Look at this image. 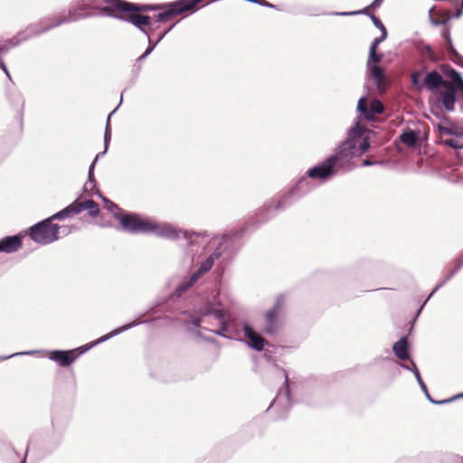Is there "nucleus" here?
Here are the masks:
<instances>
[{
	"instance_id": "nucleus-12",
	"label": "nucleus",
	"mask_w": 463,
	"mask_h": 463,
	"mask_svg": "<svg viewBox=\"0 0 463 463\" xmlns=\"http://www.w3.org/2000/svg\"><path fill=\"white\" fill-rule=\"evenodd\" d=\"M218 298V295H213L211 298H207L202 302L196 313L188 314V318L183 323L186 332L195 333L197 336H201V333L199 331L195 332L194 328H202L201 324L203 323V317L209 316L203 314V309L206 307L209 309H214ZM203 329L208 330L206 327H203Z\"/></svg>"
},
{
	"instance_id": "nucleus-54",
	"label": "nucleus",
	"mask_w": 463,
	"mask_h": 463,
	"mask_svg": "<svg viewBox=\"0 0 463 463\" xmlns=\"http://www.w3.org/2000/svg\"><path fill=\"white\" fill-rule=\"evenodd\" d=\"M445 281L442 279L440 280L437 285L436 287L430 291V293L428 295V297L426 298V299L424 301H426V303H428V301L433 297V295L440 288H442L444 285H445Z\"/></svg>"
},
{
	"instance_id": "nucleus-55",
	"label": "nucleus",
	"mask_w": 463,
	"mask_h": 463,
	"mask_svg": "<svg viewBox=\"0 0 463 463\" xmlns=\"http://www.w3.org/2000/svg\"><path fill=\"white\" fill-rule=\"evenodd\" d=\"M329 15L334 16H354L356 15L355 11H343V12H330Z\"/></svg>"
},
{
	"instance_id": "nucleus-31",
	"label": "nucleus",
	"mask_w": 463,
	"mask_h": 463,
	"mask_svg": "<svg viewBox=\"0 0 463 463\" xmlns=\"http://www.w3.org/2000/svg\"><path fill=\"white\" fill-rule=\"evenodd\" d=\"M92 194L98 195L102 200V202L105 204V208L109 212H110L113 216H114V214H118L119 213H124L126 211V210L121 209L117 203H115L114 202H112L111 200H109V198L104 196V194L100 192L99 189H97V191H95V192L89 193L90 196Z\"/></svg>"
},
{
	"instance_id": "nucleus-57",
	"label": "nucleus",
	"mask_w": 463,
	"mask_h": 463,
	"mask_svg": "<svg viewBox=\"0 0 463 463\" xmlns=\"http://www.w3.org/2000/svg\"><path fill=\"white\" fill-rule=\"evenodd\" d=\"M381 43H383V41L379 37L374 38L370 44L369 50H377Z\"/></svg>"
},
{
	"instance_id": "nucleus-52",
	"label": "nucleus",
	"mask_w": 463,
	"mask_h": 463,
	"mask_svg": "<svg viewBox=\"0 0 463 463\" xmlns=\"http://www.w3.org/2000/svg\"><path fill=\"white\" fill-rule=\"evenodd\" d=\"M370 10L373 11L371 7V4L360 10H356L355 13H356V15H359V14H363V15H366L368 16L369 18H371V16L373 14L370 12Z\"/></svg>"
},
{
	"instance_id": "nucleus-25",
	"label": "nucleus",
	"mask_w": 463,
	"mask_h": 463,
	"mask_svg": "<svg viewBox=\"0 0 463 463\" xmlns=\"http://www.w3.org/2000/svg\"><path fill=\"white\" fill-rule=\"evenodd\" d=\"M315 179L307 175V171L298 179V181L291 186L296 192L297 195L301 199L303 196L309 194L315 187Z\"/></svg>"
},
{
	"instance_id": "nucleus-18",
	"label": "nucleus",
	"mask_w": 463,
	"mask_h": 463,
	"mask_svg": "<svg viewBox=\"0 0 463 463\" xmlns=\"http://www.w3.org/2000/svg\"><path fill=\"white\" fill-rule=\"evenodd\" d=\"M5 96L9 101V104L15 111V118L22 128L24 121V109L25 104L24 98L21 91L15 88H11L8 84H5Z\"/></svg>"
},
{
	"instance_id": "nucleus-17",
	"label": "nucleus",
	"mask_w": 463,
	"mask_h": 463,
	"mask_svg": "<svg viewBox=\"0 0 463 463\" xmlns=\"http://www.w3.org/2000/svg\"><path fill=\"white\" fill-rule=\"evenodd\" d=\"M436 95L437 103L440 104L442 109L449 112L455 110V105L458 97L453 80L449 81V83L443 88V90H439L437 91Z\"/></svg>"
},
{
	"instance_id": "nucleus-45",
	"label": "nucleus",
	"mask_w": 463,
	"mask_h": 463,
	"mask_svg": "<svg viewBox=\"0 0 463 463\" xmlns=\"http://www.w3.org/2000/svg\"><path fill=\"white\" fill-rule=\"evenodd\" d=\"M406 361H408L409 363H403L402 361L399 363V365L403 368L404 370H407V371H410L413 374H414V372H416V369H419L415 361L410 357L409 359H407Z\"/></svg>"
},
{
	"instance_id": "nucleus-16",
	"label": "nucleus",
	"mask_w": 463,
	"mask_h": 463,
	"mask_svg": "<svg viewBox=\"0 0 463 463\" xmlns=\"http://www.w3.org/2000/svg\"><path fill=\"white\" fill-rule=\"evenodd\" d=\"M204 315H212L220 322L219 328L215 330H211L214 335L227 338V339H234L235 337L229 334V329L227 327V313L224 310V307L222 302L218 298L214 309L204 308Z\"/></svg>"
},
{
	"instance_id": "nucleus-34",
	"label": "nucleus",
	"mask_w": 463,
	"mask_h": 463,
	"mask_svg": "<svg viewBox=\"0 0 463 463\" xmlns=\"http://www.w3.org/2000/svg\"><path fill=\"white\" fill-rule=\"evenodd\" d=\"M435 10V6H432L430 10H429V19H430V23L433 25V26H443V27H449V23L450 21L452 20V18H450V14H448L447 16L445 17H442L441 19H439L437 17H435L432 14V11Z\"/></svg>"
},
{
	"instance_id": "nucleus-8",
	"label": "nucleus",
	"mask_w": 463,
	"mask_h": 463,
	"mask_svg": "<svg viewBox=\"0 0 463 463\" xmlns=\"http://www.w3.org/2000/svg\"><path fill=\"white\" fill-rule=\"evenodd\" d=\"M61 225L53 223L49 217L30 226L25 234L32 241L41 245H47L58 241L60 236Z\"/></svg>"
},
{
	"instance_id": "nucleus-11",
	"label": "nucleus",
	"mask_w": 463,
	"mask_h": 463,
	"mask_svg": "<svg viewBox=\"0 0 463 463\" xmlns=\"http://www.w3.org/2000/svg\"><path fill=\"white\" fill-rule=\"evenodd\" d=\"M293 404L289 379L288 374L285 376L284 387L279 389L276 397L267 409V411L272 410L277 415L276 420H284L287 418Z\"/></svg>"
},
{
	"instance_id": "nucleus-13",
	"label": "nucleus",
	"mask_w": 463,
	"mask_h": 463,
	"mask_svg": "<svg viewBox=\"0 0 463 463\" xmlns=\"http://www.w3.org/2000/svg\"><path fill=\"white\" fill-rule=\"evenodd\" d=\"M69 421L70 414L68 411L63 410L53 411L51 421L52 432L49 438V443L53 449L61 444Z\"/></svg>"
},
{
	"instance_id": "nucleus-14",
	"label": "nucleus",
	"mask_w": 463,
	"mask_h": 463,
	"mask_svg": "<svg viewBox=\"0 0 463 463\" xmlns=\"http://www.w3.org/2000/svg\"><path fill=\"white\" fill-rule=\"evenodd\" d=\"M307 171V175L319 184H326L339 175L327 156Z\"/></svg>"
},
{
	"instance_id": "nucleus-22",
	"label": "nucleus",
	"mask_w": 463,
	"mask_h": 463,
	"mask_svg": "<svg viewBox=\"0 0 463 463\" xmlns=\"http://www.w3.org/2000/svg\"><path fill=\"white\" fill-rule=\"evenodd\" d=\"M440 35L444 40L443 50L450 60L457 65L463 67V56L455 48L450 33V27H443Z\"/></svg>"
},
{
	"instance_id": "nucleus-58",
	"label": "nucleus",
	"mask_w": 463,
	"mask_h": 463,
	"mask_svg": "<svg viewBox=\"0 0 463 463\" xmlns=\"http://www.w3.org/2000/svg\"><path fill=\"white\" fill-rule=\"evenodd\" d=\"M436 13V15L442 18V17H445L447 16L448 14H449V10L448 9H443V8H438L436 9L435 11Z\"/></svg>"
},
{
	"instance_id": "nucleus-19",
	"label": "nucleus",
	"mask_w": 463,
	"mask_h": 463,
	"mask_svg": "<svg viewBox=\"0 0 463 463\" xmlns=\"http://www.w3.org/2000/svg\"><path fill=\"white\" fill-rule=\"evenodd\" d=\"M299 199L298 195H297L296 192L291 187L278 193L275 196L270 198L275 210L279 213L286 211Z\"/></svg>"
},
{
	"instance_id": "nucleus-35",
	"label": "nucleus",
	"mask_w": 463,
	"mask_h": 463,
	"mask_svg": "<svg viewBox=\"0 0 463 463\" xmlns=\"http://www.w3.org/2000/svg\"><path fill=\"white\" fill-rule=\"evenodd\" d=\"M84 210L88 211V214L92 218L98 217L100 213L99 204L92 199L84 200Z\"/></svg>"
},
{
	"instance_id": "nucleus-2",
	"label": "nucleus",
	"mask_w": 463,
	"mask_h": 463,
	"mask_svg": "<svg viewBox=\"0 0 463 463\" xmlns=\"http://www.w3.org/2000/svg\"><path fill=\"white\" fill-rule=\"evenodd\" d=\"M364 128L357 121L347 130V137L327 156L339 175L352 172L357 167L356 160L370 148V141L364 137Z\"/></svg>"
},
{
	"instance_id": "nucleus-20",
	"label": "nucleus",
	"mask_w": 463,
	"mask_h": 463,
	"mask_svg": "<svg viewBox=\"0 0 463 463\" xmlns=\"http://www.w3.org/2000/svg\"><path fill=\"white\" fill-rule=\"evenodd\" d=\"M356 110L360 118L371 121L374 118L375 115L383 113V106L380 100L374 99L367 107L365 105V97L363 96L357 102Z\"/></svg>"
},
{
	"instance_id": "nucleus-42",
	"label": "nucleus",
	"mask_w": 463,
	"mask_h": 463,
	"mask_svg": "<svg viewBox=\"0 0 463 463\" xmlns=\"http://www.w3.org/2000/svg\"><path fill=\"white\" fill-rule=\"evenodd\" d=\"M51 20L52 22L48 24H46L44 26V30L43 31L49 32L52 29L56 28V27L60 26V25H61L63 24H67V20L65 19V15H61V16L58 17L57 19L52 18Z\"/></svg>"
},
{
	"instance_id": "nucleus-21",
	"label": "nucleus",
	"mask_w": 463,
	"mask_h": 463,
	"mask_svg": "<svg viewBox=\"0 0 463 463\" xmlns=\"http://www.w3.org/2000/svg\"><path fill=\"white\" fill-rule=\"evenodd\" d=\"M280 309V300L278 299L273 307L265 313V325L262 331L269 335H274L279 329V311Z\"/></svg>"
},
{
	"instance_id": "nucleus-47",
	"label": "nucleus",
	"mask_w": 463,
	"mask_h": 463,
	"mask_svg": "<svg viewBox=\"0 0 463 463\" xmlns=\"http://www.w3.org/2000/svg\"><path fill=\"white\" fill-rule=\"evenodd\" d=\"M373 265V261L372 260H368V259L360 260L356 263V267L359 269H371Z\"/></svg>"
},
{
	"instance_id": "nucleus-29",
	"label": "nucleus",
	"mask_w": 463,
	"mask_h": 463,
	"mask_svg": "<svg viewBox=\"0 0 463 463\" xmlns=\"http://www.w3.org/2000/svg\"><path fill=\"white\" fill-rule=\"evenodd\" d=\"M97 163H98L97 158H94L92 160V162L90 163V165L89 166V171H88V181L82 187L83 192L88 194H89V193L95 192V191H97V189H99L97 183H96V179H95V174H94Z\"/></svg>"
},
{
	"instance_id": "nucleus-37",
	"label": "nucleus",
	"mask_w": 463,
	"mask_h": 463,
	"mask_svg": "<svg viewBox=\"0 0 463 463\" xmlns=\"http://www.w3.org/2000/svg\"><path fill=\"white\" fill-rule=\"evenodd\" d=\"M463 267V252L459 257L455 260V267L445 276L443 280L445 283L449 281L457 272H458Z\"/></svg>"
},
{
	"instance_id": "nucleus-53",
	"label": "nucleus",
	"mask_w": 463,
	"mask_h": 463,
	"mask_svg": "<svg viewBox=\"0 0 463 463\" xmlns=\"http://www.w3.org/2000/svg\"><path fill=\"white\" fill-rule=\"evenodd\" d=\"M122 100H123V92H121V94H120V101H119L118 105L107 117L105 130L107 129L108 126L111 128V127H110V118L117 111V109L119 108V106L122 103Z\"/></svg>"
},
{
	"instance_id": "nucleus-49",
	"label": "nucleus",
	"mask_w": 463,
	"mask_h": 463,
	"mask_svg": "<svg viewBox=\"0 0 463 463\" xmlns=\"http://www.w3.org/2000/svg\"><path fill=\"white\" fill-rule=\"evenodd\" d=\"M428 401L432 403V404H436V405H443V404H448V403H450L452 402L455 401V398H447V399H444V400H435L432 396L430 397L428 399Z\"/></svg>"
},
{
	"instance_id": "nucleus-60",
	"label": "nucleus",
	"mask_w": 463,
	"mask_h": 463,
	"mask_svg": "<svg viewBox=\"0 0 463 463\" xmlns=\"http://www.w3.org/2000/svg\"><path fill=\"white\" fill-rule=\"evenodd\" d=\"M144 33L147 38V43H150V40H152V27H146L145 32H141Z\"/></svg>"
},
{
	"instance_id": "nucleus-4",
	"label": "nucleus",
	"mask_w": 463,
	"mask_h": 463,
	"mask_svg": "<svg viewBox=\"0 0 463 463\" xmlns=\"http://www.w3.org/2000/svg\"><path fill=\"white\" fill-rule=\"evenodd\" d=\"M203 0H175L163 4H140L127 0H115L117 11H138L146 14L151 11H159L156 15V21L166 23L171 19L183 15L186 17L196 13Z\"/></svg>"
},
{
	"instance_id": "nucleus-10",
	"label": "nucleus",
	"mask_w": 463,
	"mask_h": 463,
	"mask_svg": "<svg viewBox=\"0 0 463 463\" xmlns=\"http://www.w3.org/2000/svg\"><path fill=\"white\" fill-rule=\"evenodd\" d=\"M383 52H378V50L368 51L365 77L368 80H372L373 81L374 86L378 90H383L387 86L385 71L383 68L380 65V63L383 60Z\"/></svg>"
},
{
	"instance_id": "nucleus-26",
	"label": "nucleus",
	"mask_w": 463,
	"mask_h": 463,
	"mask_svg": "<svg viewBox=\"0 0 463 463\" xmlns=\"http://www.w3.org/2000/svg\"><path fill=\"white\" fill-rule=\"evenodd\" d=\"M410 342L406 336H401L392 345V352L394 355L401 361H406L411 356L410 354Z\"/></svg>"
},
{
	"instance_id": "nucleus-32",
	"label": "nucleus",
	"mask_w": 463,
	"mask_h": 463,
	"mask_svg": "<svg viewBox=\"0 0 463 463\" xmlns=\"http://www.w3.org/2000/svg\"><path fill=\"white\" fill-rule=\"evenodd\" d=\"M435 457L438 458L439 463H457L459 459L462 460L463 458L458 454L449 450L438 451L435 453Z\"/></svg>"
},
{
	"instance_id": "nucleus-44",
	"label": "nucleus",
	"mask_w": 463,
	"mask_h": 463,
	"mask_svg": "<svg viewBox=\"0 0 463 463\" xmlns=\"http://www.w3.org/2000/svg\"><path fill=\"white\" fill-rule=\"evenodd\" d=\"M424 51H425V53L427 55V57L431 61H438L440 60V57L439 55L437 53V52L435 51V49L430 46V44H427L424 46Z\"/></svg>"
},
{
	"instance_id": "nucleus-64",
	"label": "nucleus",
	"mask_w": 463,
	"mask_h": 463,
	"mask_svg": "<svg viewBox=\"0 0 463 463\" xmlns=\"http://www.w3.org/2000/svg\"><path fill=\"white\" fill-rule=\"evenodd\" d=\"M0 69L5 72V75L10 74V71L4 60H0Z\"/></svg>"
},
{
	"instance_id": "nucleus-56",
	"label": "nucleus",
	"mask_w": 463,
	"mask_h": 463,
	"mask_svg": "<svg viewBox=\"0 0 463 463\" xmlns=\"http://www.w3.org/2000/svg\"><path fill=\"white\" fill-rule=\"evenodd\" d=\"M378 164H383L382 162L380 161H376V160H372L370 158H365L363 160L362 162V166H372V165H378Z\"/></svg>"
},
{
	"instance_id": "nucleus-39",
	"label": "nucleus",
	"mask_w": 463,
	"mask_h": 463,
	"mask_svg": "<svg viewBox=\"0 0 463 463\" xmlns=\"http://www.w3.org/2000/svg\"><path fill=\"white\" fill-rule=\"evenodd\" d=\"M71 215H76L84 211V201H79L77 198L71 203L67 205Z\"/></svg>"
},
{
	"instance_id": "nucleus-46",
	"label": "nucleus",
	"mask_w": 463,
	"mask_h": 463,
	"mask_svg": "<svg viewBox=\"0 0 463 463\" xmlns=\"http://www.w3.org/2000/svg\"><path fill=\"white\" fill-rule=\"evenodd\" d=\"M426 301H423L421 303V305L420 306V307L417 309L416 313H415V316L414 317L412 318V320L411 321V326H410V328H409V335L412 333L413 329H414V326H415V323L416 321L418 320L419 317L420 316L425 305H426Z\"/></svg>"
},
{
	"instance_id": "nucleus-9",
	"label": "nucleus",
	"mask_w": 463,
	"mask_h": 463,
	"mask_svg": "<svg viewBox=\"0 0 463 463\" xmlns=\"http://www.w3.org/2000/svg\"><path fill=\"white\" fill-rule=\"evenodd\" d=\"M279 212L275 210V207L273 206V203L270 199L266 201L260 207H259L254 213L250 217V219L246 222L245 227L240 228V230H243L242 234L240 237L234 238L233 241L232 243V246L228 250V251L233 250L235 247L236 241L242 237L247 228H258L259 226L268 222L271 219H273ZM239 231V229L231 232L230 233L224 234L222 239L225 236H229L233 234L235 232Z\"/></svg>"
},
{
	"instance_id": "nucleus-23",
	"label": "nucleus",
	"mask_w": 463,
	"mask_h": 463,
	"mask_svg": "<svg viewBox=\"0 0 463 463\" xmlns=\"http://www.w3.org/2000/svg\"><path fill=\"white\" fill-rule=\"evenodd\" d=\"M24 234L7 235L0 239V252L11 254L18 251L23 246Z\"/></svg>"
},
{
	"instance_id": "nucleus-50",
	"label": "nucleus",
	"mask_w": 463,
	"mask_h": 463,
	"mask_svg": "<svg viewBox=\"0 0 463 463\" xmlns=\"http://www.w3.org/2000/svg\"><path fill=\"white\" fill-rule=\"evenodd\" d=\"M252 4H256V5H259L263 6V7H268V8L279 10L277 5L268 2L266 0H253Z\"/></svg>"
},
{
	"instance_id": "nucleus-27",
	"label": "nucleus",
	"mask_w": 463,
	"mask_h": 463,
	"mask_svg": "<svg viewBox=\"0 0 463 463\" xmlns=\"http://www.w3.org/2000/svg\"><path fill=\"white\" fill-rule=\"evenodd\" d=\"M420 131L410 128H404L398 137V140L408 147H415L420 138Z\"/></svg>"
},
{
	"instance_id": "nucleus-62",
	"label": "nucleus",
	"mask_w": 463,
	"mask_h": 463,
	"mask_svg": "<svg viewBox=\"0 0 463 463\" xmlns=\"http://www.w3.org/2000/svg\"><path fill=\"white\" fill-rule=\"evenodd\" d=\"M60 232H61L63 236H66L71 232V228L66 225H61Z\"/></svg>"
},
{
	"instance_id": "nucleus-40",
	"label": "nucleus",
	"mask_w": 463,
	"mask_h": 463,
	"mask_svg": "<svg viewBox=\"0 0 463 463\" xmlns=\"http://www.w3.org/2000/svg\"><path fill=\"white\" fill-rule=\"evenodd\" d=\"M71 217H72V215L69 211L68 206H66L63 209L60 210L59 212L55 213L54 214L51 215L49 219H51V221L53 222L56 220L62 221Z\"/></svg>"
},
{
	"instance_id": "nucleus-1",
	"label": "nucleus",
	"mask_w": 463,
	"mask_h": 463,
	"mask_svg": "<svg viewBox=\"0 0 463 463\" xmlns=\"http://www.w3.org/2000/svg\"><path fill=\"white\" fill-rule=\"evenodd\" d=\"M114 218L119 222L122 230L131 234L154 233L157 237L170 241H177L183 237L188 241L189 245L197 244L195 238L206 234V232L196 233L177 229L169 222L158 223L150 218L143 217L141 214L133 212L125 211L114 214Z\"/></svg>"
},
{
	"instance_id": "nucleus-51",
	"label": "nucleus",
	"mask_w": 463,
	"mask_h": 463,
	"mask_svg": "<svg viewBox=\"0 0 463 463\" xmlns=\"http://www.w3.org/2000/svg\"><path fill=\"white\" fill-rule=\"evenodd\" d=\"M370 19H371L372 23L373 24V25L378 30H382V29L385 28V26H384L383 23L382 22V20L379 17H377L376 15L373 14Z\"/></svg>"
},
{
	"instance_id": "nucleus-24",
	"label": "nucleus",
	"mask_w": 463,
	"mask_h": 463,
	"mask_svg": "<svg viewBox=\"0 0 463 463\" xmlns=\"http://www.w3.org/2000/svg\"><path fill=\"white\" fill-rule=\"evenodd\" d=\"M443 120L433 123V127L439 132L440 136L449 135L454 137H463V128H458L457 125L452 122L447 116L443 117Z\"/></svg>"
},
{
	"instance_id": "nucleus-38",
	"label": "nucleus",
	"mask_w": 463,
	"mask_h": 463,
	"mask_svg": "<svg viewBox=\"0 0 463 463\" xmlns=\"http://www.w3.org/2000/svg\"><path fill=\"white\" fill-rule=\"evenodd\" d=\"M111 140V128L108 126L107 129L104 131V150L102 152L98 153L94 158H97V162L101 156H105L109 150V143Z\"/></svg>"
},
{
	"instance_id": "nucleus-5",
	"label": "nucleus",
	"mask_w": 463,
	"mask_h": 463,
	"mask_svg": "<svg viewBox=\"0 0 463 463\" xmlns=\"http://www.w3.org/2000/svg\"><path fill=\"white\" fill-rule=\"evenodd\" d=\"M243 230H239L233 234L225 236L218 241L213 251L208 255L203 261L200 262L199 267L188 278L184 279L180 284L177 285L175 291L169 295L171 301H175L184 297L187 291L194 287V285L204 274L209 272L214 262L219 260L223 253L228 251L234 238L240 237Z\"/></svg>"
},
{
	"instance_id": "nucleus-7",
	"label": "nucleus",
	"mask_w": 463,
	"mask_h": 463,
	"mask_svg": "<svg viewBox=\"0 0 463 463\" xmlns=\"http://www.w3.org/2000/svg\"><path fill=\"white\" fill-rule=\"evenodd\" d=\"M116 4L112 2L109 5H104L99 8L102 15L112 17L120 21L131 24L140 32H145L146 27L153 26L152 17L146 14H141L138 11H117L114 7Z\"/></svg>"
},
{
	"instance_id": "nucleus-41",
	"label": "nucleus",
	"mask_w": 463,
	"mask_h": 463,
	"mask_svg": "<svg viewBox=\"0 0 463 463\" xmlns=\"http://www.w3.org/2000/svg\"><path fill=\"white\" fill-rule=\"evenodd\" d=\"M414 376H415V379H416V381H417L420 390L422 391V392L424 393L426 399L428 400L430 397H431V395L429 392V390H428V387H427L426 383H424V381L421 378V375H420V373L419 369H416V372H414Z\"/></svg>"
},
{
	"instance_id": "nucleus-63",
	"label": "nucleus",
	"mask_w": 463,
	"mask_h": 463,
	"mask_svg": "<svg viewBox=\"0 0 463 463\" xmlns=\"http://www.w3.org/2000/svg\"><path fill=\"white\" fill-rule=\"evenodd\" d=\"M0 69L5 72V75L10 74V71L4 60H0Z\"/></svg>"
},
{
	"instance_id": "nucleus-48",
	"label": "nucleus",
	"mask_w": 463,
	"mask_h": 463,
	"mask_svg": "<svg viewBox=\"0 0 463 463\" xmlns=\"http://www.w3.org/2000/svg\"><path fill=\"white\" fill-rule=\"evenodd\" d=\"M450 18L452 19H458L463 14V0L460 1L458 5H456L455 12L451 13L449 11Z\"/></svg>"
},
{
	"instance_id": "nucleus-36",
	"label": "nucleus",
	"mask_w": 463,
	"mask_h": 463,
	"mask_svg": "<svg viewBox=\"0 0 463 463\" xmlns=\"http://www.w3.org/2000/svg\"><path fill=\"white\" fill-rule=\"evenodd\" d=\"M92 15H93V14H91V13H80L77 9H74V10L70 9L68 12V15L65 16V19L67 20V24H68V23L77 22L79 20L85 19V18L90 17Z\"/></svg>"
},
{
	"instance_id": "nucleus-61",
	"label": "nucleus",
	"mask_w": 463,
	"mask_h": 463,
	"mask_svg": "<svg viewBox=\"0 0 463 463\" xmlns=\"http://www.w3.org/2000/svg\"><path fill=\"white\" fill-rule=\"evenodd\" d=\"M384 0H373L372 3H371V7L373 10H376L377 8H379L382 4L383 3Z\"/></svg>"
},
{
	"instance_id": "nucleus-28",
	"label": "nucleus",
	"mask_w": 463,
	"mask_h": 463,
	"mask_svg": "<svg viewBox=\"0 0 463 463\" xmlns=\"http://www.w3.org/2000/svg\"><path fill=\"white\" fill-rule=\"evenodd\" d=\"M175 27V24H173L171 26L166 28L165 31L161 32L156 39L154 41L153 39L150 40L149 44H147L146 49L145 52L139 56V61H145L147 56H149L153 51L156 49V47L162 42V40L165 37V35L172 31V29Z\"/></svg>"
},
{
	"instance_id": "nucleus-3",
	"label": "nucleus",
	"mask_w": 463,
	"mask_h": 463,
	"mask_svg": "<svg viewBox=\"0 0 463 463\" xmlns=\"http://www.w3.org/2000/svg\"><path fill=\"white\" fill-rule=\"evenodd\" d=\"M147 320H140V319H135L129 323L124 324L109 333L102 335L101 337L89 343L83 345H80L76 348L72 349H53V350H29V351H24V352H17L9 355H4L0 356V362L5 361L9 358L14 357V356H21V355H33L38 353H44L46 356L49 358V360L55 363L60 367H70L71 364H73L77 359L90 350L91 348L97 346L99 344H102L110 338L128 330L131 329L138 325L146 324L147 323Z\"/></svg>"
},
{
	"instance_id": "nucleus-43",
	"label": "nucleus",
	"mask_w": 463,
	"mask_h": 463,
	"mask_svg": "<svg viewBox=\"0 0 463 463\" xmlns=\"http://www.w3.org/2000/svg\"><path fill=\"white\" fill-rule=\"evenodd\" d=\"M440 143L456 150L463 149V145L460 144L454 137L440 140Z\"/></svg>"
},
{
	"instance_id": "nucleus-15",
	"label": "nucleus",
	"mask_w": 463,
	"mask_h": 463,
	"mask_svg": "<svg viewBox=\"0 0 463 463\" xmlns=\"http://www.w3.org/2000/svg\"><path fill=\"white\" fill-rule=\"evenodd\" d=\"M242 332L245 338L238 339V341L244 343L252 350L261 352L265 350L266 346H272L271 344L263 338L247 321L242 322Z\"/></svg>"
},
{
	"instance_id": "nucleus-6",
	"label": "nucleus",
	"mask_w": 463,
	"mask_h": 463,
	"mask_svg": "<svg viewBox=\"0 0 463 463\" xmlns=\"http://www.w3.org/2000/svg\"><path fill=\"white\" fill-rule=\"evenodd\" d=\"M454 70L449 65L441 64L438 68L428 70L427 66H422L415 70L411 74V83L419 90H426L436 93L452 81L450 71Z\"/></svg>"
},
{
	"instance_id": "nucleus-30",
	"label": "nucleus",
	"mask_w": 463,
	"mask_h": 463,
	"mask_svg": "<svg viewBox=\"0 0 463 463\" xmlns=\"http://www.w3.org/2000/svg\"><path fill=\"white\" fill-rule=\"evenodd\" d=\"M45 25L46 24H43V22L29 24L23 33V34H24L23 40L27 41L31 38L37 37L43 33H47V31H43Z\"/></svg>"
},
{
	"instance_id": "nucleus-33",
	"label": "nucleus",
	"mask_w": 463,
	"mask_h": 463,
	"mask_svg": "<svg viewBox=\"0 0 463 463\" xmlns=\"http://www.w3.org/2000/svg\"><path fill=\"white\" fill-rule=\"evenodd\" d=\"M227 327L229 334L233 335L235 340L241 339L239 335L242 332V327H240V324L236 318L227 315Z\"/></svg>"
},
{
	"instance_id": "nucleus-59",
	"label": "nucleus",
	"mask_w": 463,
	"mask_h": 463,
	"mask_svg": "<svg viewBox=\"0 0 463 463\" xmlns=\"http://www.w3.org/2000/svg\"><path fill=\"white\" fill-rule=\"evenodd\" d=\"M144 61H139V57L136 60V62L134 64V71L137 74L142 70V62Z\"/></svg>"
}]
</instances>
